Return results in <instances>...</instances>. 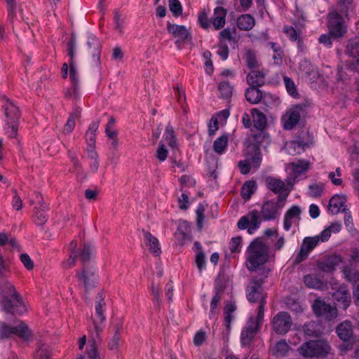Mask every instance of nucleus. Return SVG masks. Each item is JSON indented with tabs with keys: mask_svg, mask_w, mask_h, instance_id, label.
<instances>
[{
	"mask_svg": "<svg viewBox=\"0 0 359 359\" xmlns=\"http://www.w3.org/2000/svg\"><path fill=\"white\" fill-rule=\"evenodd\" d=\"M292 325L291 316L285 311L276 313L271 320L273 331L278 334H285L289 332Z\"/></svg>",
	"mask_w": 359,
	"mask_h": 359,
	"instance_id": "nucleus-10",
	"label": "nucleus"
},
{
	"mask_svg": "<svg viewBox=\"0 0 359 359\" xmlns=\"http://www.w3.org/2000/svg\"><path fill=\"white\" fill-rule=\"evenodd\" d=\"M198 22L201 26L204 29L208 28L211 24V22L209 20L208 16L205 11H203L199 14Z\"/></svg>",
	"mask_w": 359,
	"mask_h": 359,
	"instance_id": "nucleus-61",
	"label": "nucleus"
},
{
	"mask_svg": "<svg viewBox=\"0 0 359 359\" xmlns=\"http://www.w3.org/2000/svg\"><path fill=\"white\" fill-rule=\"evenodd\" d=\"M346 201L345 196L336 194L331 198L328 205V211L332 215H337L340 210L342 211V207Z\"/></svg>",
	"mask_w": 359,
	"mask_h": 359,
	"instance_id": "nucleus-23",
	"label": "nucleus"
},
{
	"mask_svg": "<svg viewBox=\"0 0 359 359\" xmlns=\"http://www.w3.org/2000/svg\"><path fill=\"white\" fill-rule=\"evenodd\" d=\"M266 73L262 71H251L246 77V81L250 86H261L264 83Z\"/></svg>",
	"mask_w": 359,
	"mask_h": 359,
	"instance_id": "nucleus-27",
	"label": "nucleus"
},
{
	"mask_svg": "<svg viewBox=\"0 0 359 359\" xmlns=\"http://www.w3.org/2000/svg\"><path fill=\"white\" fill-rule=\"evenodd\" d=\"M169 8H170V11L175 16H179L182 14V5L178 0H170L169 1Z\"/></svg>",
	"mask_w": 359,
	"mask_h": 359,
	"instance_id": "nucleus-55",
	"label": "nucleus"
},
{
	"mask_svg": "<svg viewBox=\"0 0 359 359\" xmlns=\"http://www.w3.org/2000/svg\"><path fill=\"white\" fill-rule=\"evenodd\" d=\"M4 109L6 133L10 137L13 138L17 133V123L20 117V111L18 107L9 99H6Z\"/></svg>",
	"mask_w": 359,
	"mask_h": 359,
	"instance_id": "nucleus-6",
	"label": "nucleus"
},
{
	"mask_svg": "<svg viewBox=\"0 0 359 359\" xmlns=\"http://www.w3.org/2000/svg\"><path fill=\"white\" fill-rule=\"evenodd\" d=\"M302 210L298 205H292L284 215L283 229L288 231L293 224H298L300 220Z\"/></svg>",
	"mask_w": 359,
	"mask_h": 359,
	"instance_id": "nucleus-15",
	"label": "nucleus"
},
{
	"mask_svg": "<svg viewBox=\"0 0 359 359\" xmlns=\"http://www.w3.org/2000/svg\"><path fill=\"white\" fill-rule=\"evenodd\" d=\"M264 316L263 306H262L258 310L256 319L252 316L249 318L241 334V341L243 345H248L253 340L260 329Z\"/></svg>",
	"mask_w": 359,
	"mask_h": 359,
	"instance_id": "nucleus-5",
	"label": "nucleus"
},
{
	"mask_svg": "<svg viewBox=\"0 0 359 359\" xmlns=\"http://www.w3.org/2000/svg\"><path fill=\"white\" fill-rule=\"evenodd\" d=\"M284 32L287 35V36L290 39V40L292 41H297L298 43H300L299 39V34L297 32V30L292 26H285L284 27Z\"/></svg>",
	"mask_w": 359,
	"mask_h": 359,
	"instance_id": "nucleus-54",
	"label": "nucleus"
},
{
	"mask_svg": "<svg viewBox=\"0 0 359 359\" xmlns=\"http://www.w3.org/2000/svg\"><path fill=\"white\" fill-rule=\"evenodd\" d=\"M269 258V247L261 239L254 240L248 247L246 267L250 271H256L262 266Z\"/></svg>",
	"mask_w": 359,
	"mask_h": 359,
	"instance_id": "nucleus-2",
	"label": "nucleus"
},
{
	"mask_svg": "<svg viewBox=\"0 0 359 359\" xmlns=\"http://www.w3.org/2000/svg\"><path fill=\"white\" fill-rule=\"evenodd\" d=\"M167 28L168 32L177 38L179 41H186L190 39L189 32L184 26L168 24Z\"/></svg>",
	"mask_w": 359,
	"mask_h": 359,
	"instance_id": "nucleus-22",
	"label": "nucleus"
},
{
	"mask_svg": "<svg viewBox=\"0 0 359 359\" xmlns=\"http://www.w3.org/2000/svg\"><path fill=\"white\" fill-rule=\"evenodd\" d=\"M104 308L105 302L104 298L102 295H99L95 304V318L93 320L95 330L97 334L102 331L99 323H102L105 320V316L104 315Z\"/></svg>",
	"mask_w": 359,
	"mask_h": 359,
	"instance_id": "nucleus-19",
	"label": "nucleus"
},
{
	"mask_svg": "<svg viewBox=\"0 0 359 359\" xmlns=\"http://www.w3.org/2000/svg\"><path fill=\"white\" fill-rule=\"evenodd\" d=\"M87 44L90 48L93 49L92 54L95 65L97 67L100 66V54L101 48L98 40L93 34H90L88 35Z\"/></svg>",
	"mask_w": 359,
	"mask_h": 359,
	"instance_id": "nucleus-24",
	"label": "nucleus"
},
{
	"mask_svg": "<svg viewBox=\"0 0 359 359\" xmlns=\"http://www.w3.org/2000/svg\"><path fill=\"white\" fill-rule=\"evenodd\" d=\"M283 81L288 93L293 97H297L298 95V93L297 91L294 81L287 76H284Z\"/></svg>",
	"mask_w": 359,
	"mask_h": 359,
	"instance_id": "nucleus-49",
	"label": "nucleus"
},
{
	"mask_svg": "<svg viewBox=\"0 0 359 359\" xmlns=\"http://www.w3.org/2000/svg\"><path fill=\"white\" fill-rule=\"evenodd\" d=\"M341 224L340 222H335L331 223L328 226H327L321 233L318 235L319 236V241L322 242H325L329 240L332 233H337L341 229Z\"/></svg>",
	"mask_w": 359,
	"mask_h": 359,
	"instance_id": "nucleus-28",
	"label": "nucleus"
},
{
	"mask_svg": "<svg viewBox=\"0 0 359 359\" xmlns=\"http://www.w3.org/2000/svg\"><path fill=\"white\" fill-rule=\"evenodd\" d=\"M350 281H352L356 285V288L353 292L354 302L356 305L359 306V272H355L352 276L348 278Z\"/></svg>",
	"mask_w": 359,
	"mask_h": 359,
	"instance_id": "nucleus-50",
	"label": "nucleus"
},
{
	"mask_svg": "<svg viewBox=\"0 0 359 359\" xmlns=\"http://www.w3.org/2000/svg\"><path fill=\"white\" fill-rule=\"evenodd\" d=\"M77 276L83 282L86 290L92 288L96 283L97 278L92 266H83L82 271L78 273Z\"/></svg>",
	"mask_w": 359,
	"mask_h": 359,
	"instance_id": "nucleus-17",
	"label": "nucleus"
},
{
	"mask_svg": "<svg viewBox=\"0 0 359 359\" xmlns=\"http://www.w3.org/2000/svg\"><path fill=\"white\" fill-rule=\"evenodd\" d=\"M319 242V236L306 237L302 241V246L310 253L318 245Z\"/></svg>",
	"mask_w": 359,
	"mask_h": 359,
	"instance_id": "nucleus-43",
	"label": "nucleus"
},
{
	"mask_svg": "<svg viewBox=\"0 0 359 359\" xmlns=\"http://www.w3.org/2000/svg\"><path fill=\"white\" fill-rule=\"evenodd\" d=\"M196 264L200 272L205 269L206 260L203 251H197L195 258Z\"/></svg>",
	"mask_w": 359,
	"mask_h": 359,
	"instance_id": "nucleus-53",
	"label": "nucleus"
},
{
	"mask_svg": "<svg viewBox=\"0 0 359 359\" xmlns=\"http://www.w3.org/2000/svg\"><path fill=\"white\" fill-rule=\"evenodd\" d=\"M262 220L260 212L253 210L241 217L238 221L237 226L240 229H247L249 234H253L260 227Z\"/></svg>",
	"mask_w": 359,
	"mask_h": 359,
	"instance_id": "nucleus-9",
	"label": "nucleus"
},
{
	"mask_svg": "<svg viewBox=\"0 0 359 359\" xmlns=\"http://www.w3.org/2000/svg\"><path fill=\"white\" fill-rule=\"evenodd\" d=\"M262 284L263 281L261 279L252 280L246 288V297L250 302H259L258 310L263 306L264 311L266 296L263 291Z\"/></svg>",
	"mask_w": 359,
	"mask_h": 359,
	"instance_id": "nucleus-8",
	"label": "nucleus"
},
{
	"mask_svg": "<svg viewBox=\"0 0 359 359\" xmlns=\"http://www.w3.org/2000/svg\"><path fill=\"white\" fill-rule=\"evenodd\" d=\"M121 329L122 326L120 324H117L114 326V334L108 344L109 348L111 351L118 349L120 342V331Z\"/></svg>",
	"mask_w": 359,
	"mask_h": 359,
	"instance_id": "nucleus-41",
	"label": "nucleus"
},
{
	"mask_svg": "<svg viewBox=\"0 0 359 359\" xmlns=\"http://www.w3.org/2000/svg\"><path fill=\"white\" fill-rule=\"evenodd\" d=\"M9 272L8 262L0 255V280L7 276Z\"/></svg>",
	"mask_w": 359,
	"mask_h": 359,
	"instance_id": "nucleus-56",
	"label": "nucleus"
},
{
	"mask_svg": "<svg viewBox=\"0 0 359 359\" xmlns=\"http://www.w3.org/2000/svg\"><path fill=\"white\" fill-rule=\"evenodd\" d=\"M266 184L268 189L272 191L275 194H286L287 191L290 192L292 187H290L280 179L275 178L273 177H267L266 178Z\"/></svg>",
	"mask_w": 359,
	"mask_h": 359,
	"instance_id": "nucleus-18",
	"label": "nucleus"
},
{
	"mask_svg": "<svg viewBox=\"0 0 359 359\" xmlns=\"http://www.w3.org/2000/svg\"><path fill=\"white\" fill-rule=\"evenodd\" d=\"M251 113L254 126L258 130L264 129L266 124V119L264 114L256 109H252Z\"/></svg>",
	"mask_w": 359,
	"mask_h": 359,
	"instance_id": "nucleus-37",
	"label": "nucleus"
},
{
	"mask_svg": "<svg viewBox=\"0 0 359 359\" xmlns=\"http://www.w3.org/2000/svg\"><path fill=\"white\" fill-rule=\"evenodd\" d=\"M241 238H233L229 243V250L231 252H237L241 250Z\"/></svg>",
	"mask_w": 359,
	"mask_h": 359,
	"instance_id": "nucleus-62",
	"label": "nucleus"
},
{
	"mask_svg": "<svg viewBox=\"0 0 359 359\" xmlns=\"http://www.w3.org/2000/svg\"><path fill=\"white\" fill-rule=\"evenodd\" d=\"M190 226L188 222L183 221L180 222L177 226V231L175 233L176 238L180 241L182 244L189 238L190 236Z\"/></svg>",
	"mask_w": 359,
	"mask_h": 359,
	"instance_id": "nucleus-33",
	"label": "nucleus"
},
{
	"mask_svg": "<svg viewBox=\"0 0 359 359\" xmlns=\"http://www.w3.org/2000/svg\"><path fill=\"white\" fill-rule=\"evenodd\" d=\"M228 143V137L222 135L216 139L214 142V151L218 154H222L225 152Z\"/></svg>",
	"mask_w": 359,
	"mask_h": 359,
	"instance_id": "nucleus-39",
	"label": "nucleus"
},
{
	"mask_svg": "<svg viewBox=\"0 0 359 359\" xmlns=\"http://www.w3.org/2000/svg\"><path fill=\"white\" fill-rule=\"evenodd\" d=\"M205 332L202 330H199L195 334L194 337V344L196 346H201L205 341Z\"/></svg>",
	"mask_w": 359,
	"mask_h": 359,
	"instance_id": "nucleus-63",
	"label": "nucleus"
},
{
	"mask_svg": "<svg viewBox=\"0 0 359 359\" xmlns=\"http://www.w3.org/2000/svg\"><path fill=\"white\" fill-rule=\"evenodd\" d=\"M324 190V184L323 183H313L309 186L308 194L311 197L317 198L320 196Z\"/></svg>",
	"mask_w": 359,
	"mask_h": 359,
	"instance_id": "nucleus-46",
	"label": "nucleus"
},
{
	"mask_svg": "<svg viewBox=\"0 0 359 359\" xmlns=\"http://www.w3.org/2000/svg\"><path fill=\"white\" fill-rule=\"evenodd\" d=\"M221 294L219 291L215 292L210 303V318L214 319L217 312L218 304L221 300Z\"/></svg>",
	"mask_w": 359,
	"mask_h": 359,
	"instance_id": "nucleus-45",
	"label": "nucleus"
},
{
	"mask_svg": "<svg viewBox=\"0 0 359 359\" xmlns=\"http://www.w3.org/2000/svg\"><path fill=\"white\" fill-rule=\"evenodd\" d=\"M309 255V252L301 245L300 250L297 254L294 259L293 264L295 265L300 264L302 261L305 260L307 258Z\"/></svg>",
	"mask_w": 359,
	"mask_h": 359,
	"instance_id": "nucleus-58",
	"label": "nucleus"
},
{
	"mask_svg": "<svg viewBox=\"0 0 359 359\" xmlns=\"http://www.w3.org/2000/svg\"><path fill=\"white\" fill-rule=\"evenodd\" d=\"M301 107L295 106L287 110L282 117L283 128L286 130H291L299 121L301 116Z\"/></svg>",
	"mask_w": 359,
	"mask_h": 359,
	"instance_id": "nucleus-14",
	"label": "nucleus"
},
{
	"mask_svg": "<svg viewBox=\"0 0 359 359\" xmlns=\"http://www.w3.org/2000/svg\"><path fill=\"white\" fill-rule=\"evenodd\" d=\"M0 306L4 312L21 315L26 307L11 283L5 280L0 285Z\"/></svg>",
	"mask_w": 359,
	"mask_h": 359,
	"instance_id": "nucleus-1",
	"label": "nucleus"
},
{
	"mask_svg": "<svg viewBox=\"0 0 359 359\" xmlns=\"http://www.w3.org/2000/svg\"><path fill=\"white\" fill-rule=\"evenodd\" d=\"M87 354L90 359H100L97 355V348L94 341L88 345Z\"/></svg>",
	"mask_w": 359,
	"mask_h": 359,
	"instance_id": "nucleus-60",
	"label": "nucleus"
},
{
	"mask_svg": "<svg viewBox=\"0 0 359 359\" xmlns=\"http://www.w3.org/2000/svg\"><path fill=\"white\" fill-rule=\"evenodd\" d=\"M220 92V97L224 99H229L233 93V87L226 81H222L218 86Z\"/></svg>",
	"mask_w": 359,
	"mask_h": 359,
	"instance_id": "nucleus-44",
	"label": "nucleus"
},
{
	"mask_svg": "<svg viewBox=\"0 0 359 359\" xmlns=\"http://www.w3.org/2000/svg\"><path fill=\"white\" fill-rule=\"evenodd\" d=\"M20 261L22 262V263L23 264L24 266L27 270L33 269L34 262L27 254L23 253V254L20 255Z\"/></svg>",
	"mask_w": 359,
	"mask_h": 359,
	"instance_id": "nucleus-59",
	"label": "nucleus"
},
{
	"mask_svg": "<svg viewBox=\"0 0 359 359\" xmlns=\"http://www.w3.org/2000/svg\"><path fill=\"white\" fill-rule=\"evenodd\" d=\"M245 62L247 66L250 68H255L258 67V61L256 57V55L254 51L251 50H247L245 52Z\"/></svg>",
	"mask_w": 359,
	"mask_h": 359,
	"instance_id": "nucleus-47",
	"label": "nucleus"
},
{
	"mask_svg": "<svg viewBox=\"0 0 359 359\" xmlns=\"http://www.w3.org/2000/svg\"><path fill=\"white\" fill-rule=\"evenodd\" d=\"M290 350V346L285 340H280L270 346L271 354L276 357L285 356Z\"/></svg>",
	"mask_w": 359,
	"mask_h": 359,
	"instance_id": "nucleus-30",
	"label": "nucleus"
},
{
	"mask_svg": "<svg viewBox=\"0 0 359 359\" xmlns=\"http://www.w3.org/2000/svg\"><path fill=\"white\" fill-rule=\"evenodd\" d=\"M164 144L167 143L172 149L177 148V139L175 135L173 128L170 125L165 127V132L163 135V139L161 141Z\"/></svg>",
	"mask_w": 359,
	"mask_h": 359,
	"instance_id": "nucleus-34",
	"label": "nucleus"
},
{
	"mask_svg": "<svg viewBox=\"0 0 359 359\" xmlns=\"http://www.w3.org/2000/svg\"><path fill=\"white\" fill-rule=\"evenodd\" d=\"M168 154V151L165 147V144L160 142L158 147L156 150V158L161 162H163L166 160Z\"/></svg>",
	"mask_w": 359,
	"mask_h": 359,
	"instance_id": "nucleus-52",
	"label": "nucleus"
},
{
	"mask_svg": "<svg viewBox=\"0 0 359 359\" xmlns=\"http://www.w3.org/2000/svg\"><path fill=\"white\" fill-rule=\"evenodd\" d=\"M305 285L309 288L321 289L323 287V282L316 276L307 275L304 278Z\"/></svg>",
	"mask_w": 359,
	"mask_h": 359,
	"instance_id": "nucleus-40",
	"label": "nucleus"
},
{
	"mask_svg": "<svg viewBox=\"0 0 359 359\" xmlns=\"http://www.w3.org/2000/svg\"><path fill=\"white\" fill-rule=\"evenodd\" d=\"M298 351L304 358H324L330 353V346L324 340H310L302 344L298 348Z\"/></svg>",
	"mask_w": 359,
	"mask_h": 359,
	"instance_id": "nucleus-3",
	"label": "nucleus"
},
{
	"mask_svg": "<svg viewBox=\"0 0 359 359\" xmlns=\"http://www.w3.org/2000/svg\"><path fill=\"white\" fill-rule=\"evenodd\" d=\"M226 13V10L222 6H217L214 9L210 22L215 30H219L224 27Z\"/></svg>",
	"mask_w": 359,
	"mask_h": 359,
	"instance_id": "nucleus-21",
	"label": "nucleus"
},
{
	"mask_svg": "<svg viewBox=\"0 0 359 359\" xmlns=\"http://www.w3.org/2000/svg\"><path fill=\"white\" fill-rule=\"evenodd\" d=\"M333 299L339 306L346 310L351 304V296L346 285H339L332 293Z\"/></svg>",
	"mask_w": 359,
	"mask_h": 359,
	"instance_id": "nucleus-16",
	"label": "nucleus"
},
{
	"mask_svg": "<svg viewBox=\"0 0 359 359\" xmlns=\"http://www.w3.org/2000/svg\"><path fill=\"white\" fill-rule=\"evenodd\" d=\"M308 169L309 163L302 160H298L287 164L286 166V170L289 172V176L286 180L287 185L292 187L297 175L306 172Z\"/></svg>",
	"mask_w": 359,
	"mask_h": 359,
	"instance_id": "nucleus-13",
	"label": "nucleus"
},
{
	"mask_svg": "<svg viewBox=\"0 0 359 359\" xmlns=\"http://www.w3.org/2000/svg\"><path fill=\"white\" fill-rule=\"evenodd\" d=\"M256 189V184L253 181L245 182L241 189V195L245 200H249Z\"/></svg>",
	"mask_w": 359,
	"mask_h": 359,
	"instance_id": "nucleus-42",
	"label": "nucleus"
},
{
	"mask_svg": "<svg viewBox=\"0 0 359 359\" xmlns=\"http://www.w3.org/2000/svg\"><path fill=\"white\" fill-rule=\"evenodd\" d=\"M289 191L286 194L280 195L276 199L265 201L261 208L260 214L264 221L278 219L285 206Z\"/></svg>",
	"mask_w": 359,
	"mask_h": 359,
	"instance_id": "nucleus-4",
	"label": "nucleus"
},
{
	"mask_svg": "<svg viewBox=\"0 0 359 359\" xmlns=\"http://www.w3.org/2000/svg\"><path fill=\"white\" fill-rule=\"evenodd\" d=\"M314 313L325 320H330L337 316V309L335 306L325 303L320 299H316L312 305Z\"/></svg>",
	"mask_w": 359,
	"mask_h": 359,
	"instance_id": "nucleus-12",
	"label": "nucleus"
},
{
	"mask_svg": "<svg viewBox=\"0 0 359 359\" xmlns=\"http://www.w3.org/2000/svg\"><path fill=\"white\" fill-rule=\"evenodd\" d=\"M346 52L353 58L359 57V37L349 40Z\"/></svg>",
	"mask_w": 359,
	"mask_h": 359,
	"instance_id": "nucleus-38",
	"label": "nucleus"
},
{
	"mask_svg": "<svg viewBox=\"0 0 359 359\" xmlns=\"http://www.w3.org/2000/svg\"><path fill=\"white\" fill-rule=\"evenodd\" d=\"M50 355L46 348L41 346L37 349L35 355L36 359H48Z\"/></svg>",
	"mask_w": 359,
	"mask_h": 359,
	"instance_id": "nucleus-64",
	"label": "nucleus"
},
{
	"mask_svg": "<svg viewBox=\"0 0 359 359\" xmlns=\"http://www.w3.org/2000/svg\"><path fill=\"white\" fill-rule=\"evenodd\" d=\"M328 18L330 34L335 38L343 36L346 32V26L342 17L336 11H332L329 13Z\"/></svg>",
	"mask_w": 359,
	"mask_h": 359,
	"instance_id": "nucleus-11",
	"label": "nucleus"
},
{
	"mask_svg": "<svg viewBox=\"0 0 359 359\" xmlns=\"http://www.w3.org/2000/svg\"><path fill=\"white\" fill-rule=\"evenodd\" d=\"M229 48L226 44L223 42H220L217 50V55L223 60H225L229 57Z\"/></svg>",
	"mask_w": 359,
	"mask_h": 359,
	"instance_id": "nucleus-57",
	"label": "nucleus"
},
{
	"mask_svg": "<svg viewBox=\"0 0 359 359\" xmlns=\"http://www.w3.org/2000/svg\"><path fill=\"white\" fill-rule=\"evenodd\" d=\"M341 262V257L337 255L324 257L318 262L319 269L324 272H332Z\"/></svg>",
	"mask_w": 359,
	"mask_h": 359,
	"instance_id": "nucleus-20",
	"label": "nucleus"
},
{
	"mask_svg": "<svg viewBox=\"0 0 359 359\" xmlns=\"http://www.w3.org/2000/svg\"><path fill=\"white\" fill-rule=\"evenodd\" d=\"M262 97V91L256 86H251L245 91V98L251 104H257Z\"/></svg>",
	"mask_w": 359,
	"mask_h": 359,
	"instance_id": "nucleus-35",
	"label": "nucleus"
},
{
	"mask_svg": "<svg viewBox=\"0 0 359 359\" xmlns=\"http://www.w3.org/2000/svg\"><path fill=\"white\" fill-rule=\"evenodd\" d=\"M81 109L77 108L70 114L64 127L65 133H70L73 131L75 127L76 121L79 120L81 117Z\"/></svg>",
	"mask_w": 359,
	"mask_h": 359,
	"instance_id": "nucleus-36",
	"label": "nucleus"
},
{
	"mask_svg": "<svg viewBox=\"0 0 359 359\" xmlns=\"http://www.w3.org/2000/svg\"><path fill=\"white\" fill-rule=\"evenodd\" d=\"M100 121H93L88 126L86 133L85 138L88 145H95L96 142V131L98 130Z\"/></svg>",
	"mask_w": 359,
	"mask_h": 359,
	"instance_id": "nucleus-32",
	"label": "nucleus"
},
{
	"mask_svg": "<svg viewBox=\"0 0 359 359\" xmlns=\"http://www.w3.org/2000/svg\"><path fill=\"white\" fill-rule=\"evenodd\" d=\"M255 20L249 14H243L237 19V26L241 30L249 31L255 26Z\"/></svg>",
	"mask_w": 359,
	"mask_h": 359,
	"instance_id": "nucleus-31",
	"label": "nucleus"
},
{
	"mask_svg": "<svg viewBox=\"0 0 359 359\" xmlns=\"http://www.w3.org/2000/svg\"><path fill=\"white\" fill-rule=\"evenodd\" d=\"M13 334L27 341L32 336V332L28 326L22 321H18L15 326H11L4 322H0V338H9Z\"/></svg>",
	"mask_w": 359,
	"mask_h": 359,
	"instance_id": "nucleus-7",
	"label": "nucleus"
},
{
	"mask_svg": "<svg viewBox=\"0 0 359 359\" xmlns=\"http://www.w3.org/2000/svg\"><path fill=\"white\" fill-rule=\"evenodd\" d=\"M204 212H205V207L202 204H199L196 208V224L198 228L201 230L203 226L204 221Z\"/></svg>",
	"mask_w": 359,
	"mask_h": 359,
	"instance_id": "nucleus-51",
	"label": "nucleus"
},
{
	"mask_svg": "<svg viewBox=\"0 0 359 359\" xmlns=\"http://www.w3.org/2000/svg\"><path fill=\"white\" fill-rule=\"evenodd\" d=\"M143 233L145 244L149 248V251L156 256H158L161 252L158 240L148 231H143Z\"/></svg>",
	"mask_w": 359,
	"mask_h": 359,
	"instance_id": "nucleus-25",
	"label": "nucleus"
},
{
	"mask_svg": "<svg viewBox=\"0 0 359 359\" xmlns=\"http://www.w3.org/2000/svg\"><path fill=\"white\" fill-rule=\"evenodd\" d=\"M93 252V248L90 245H84L83 249L80 253V257L83 264V266H88L86 263L90 260Z\"/></svg>",
	"mask_w": 359,
	"mask_h": 359,
	"instance_id": "nucleus-48",
	"label": "nucleus"
},
{
	"mask_svg": "<svg viewBox=\"0 0 359 359\" xmlns=\"http://www.w3.org/2000/svg\"><path fill=\"white\" fill-rule=\"evenodd\" d=\"M306 144L300 140H292L286 142L285 149L292 156L300 154L304 150Z\"/></svg>",
	"mask_w": 359,
	"mask_h": 359,
	"instance_id": "nucleus-29",
	"label": "nucleus"
},
{
	"mask_svg": "<svg viewBox=\"0 0 359 359\" xmlns=\"http://www.w3.org/2000/svg\"><path fill=\"white\" fill-rule=\"evenodd\" d=\"M338 337L343 341H348L353 334L352 325L350 321L345 320L341 323L337 327Z\"/></svg>",
	"mask_w": 359,
	"mask_h": 359,
	"instance_id": "nucleus-26",
	"label": "nucleus"
}]
</instances>
